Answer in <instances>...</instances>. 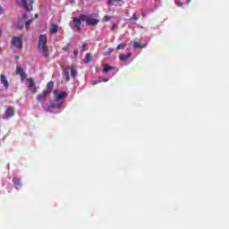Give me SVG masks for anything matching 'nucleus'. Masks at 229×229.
<instances>
[{
    "instance_id": "nucleus-14",
    "label": "nucleus",
    "mask_w": 229,
    "mask_h": 229,
    "mask_svg": "<svg viewBox=\"0 0 229 229\" xmlns=\"http://www.w3.org/2000/svg\"><path fill=\"white\" fill-rule=\"evenodd\" d=\"M55 88V82L53 81H50L47 84V88L46 89L53 92V89Z\"/></svg>"
},
{
    "instance_id": "nucleus-4",
    "label": "nucleus",
    "mask_w": 229,
    "mask_h": 229,
    "mask_svg": "<svg viewBox=\"0 0 229 229\" xmlns=\"http://www.w3.org/2000/svg\"><path fill=\"white\" fill-rule=\"evenodd\" d=\"M11 46H13L16 49H22V37H13Z\"/></svg>"
},
{
    "instance_id": "nucleus-29",
    "label": "nucleus",
    "mask_w": 229,
    "mask_h": 229,
    "mask_svg": "<svg viewBox=\"0 0 229 229\" xmlns=\"http://www.w3.org/2000/svg\"><path fill=\"white\" fill-rule=\"evenodd\" d=\"M92 85H98V83H101V81H92Z\"/></svg>"
},
{
    "instance_id": "nucleus-22",
    "label": "nucleus",
    "mask_w": 229,
    "mask_h": 229,
    "mask_svg": "<svg viewBox=\"0 0 229 229\" xmlns=\"http://www.w3.org/2000/svg\"><path fill=\"white\" fill-rule=\"evenodd\" d=\"M69 49H71V44H67L63 47V51H64L65 53H69Z\"/></svg>"
},
{
    "instance_id": "nucleus-15",
    "label": "nucleus",
    "mask_w": 229,
    "mask_h": 229,
    "mask_svg": "<svg viewBox=\"0 0 229 229\" xmlns=\"http://www.w3.org/2000/svg\"><path fill=\"white\" fill-rule=\"evenodd\" d=\"M65 98H67V93L65 92H61L56 96L55 101H58L59 99H65Z\"/></svg>"
},
{
    "instance_id": "nucleus-34",
    "label": "nucleus",
    "mask_w": 229,
    "mask_h": 229,
    "mask_svg": "<svg viewBox=\"0 0 229 229\" xmlns=\"http://www.w3.org/2000/svg\"><path fill=\"white\" fill-rule=\"evenodd\" d=\"M3 13V7L0 6V15Z\"/></svg>"
},
{
    "instance_id": "nucleus-21",
    "label": "nucleus",
    "mask_w": 229,
    "mask_h": 229,
    "mask_svg": "<svg viewBox=\"0 0 229 229\" xmlns=\"http://www.w3.org/2000/svg\"><path fill=\"white\" fill-rule=\"evenodd\" d=\"M92 61V55L87 54L86 55V64H89Z\"/></svg>"
},
{
    "instance_id": "nucleus-24",
    "label": "nucleus",
    "mask_w": 229,
    "mask_h": 229,
    "mask_svg": "<svg viewBox=\"0 0 229 229\" xmlns=\"http://www.w3.org/2000/svg\"><path fill=\"white\" fill-rule=\"evenodd\" d=\"M131 21H139V17H137V13H134L131 17Z\"/></svg>"
},
{
    "instance_id": "nucleus-28",
    "label": "nucleus",
    "mask_w": 229,
    "mask_h": 229,
    "mask_svg": "<svg viewBox=\"0 0 229 229\" xmlns=\"http://www.w3.org/2000/svg\"><path fill=\"white\" fill-rule=\"evenodd\" d=\"M175 4L177 6H183V3L180 2V0H175Z\"/></svg>"
},
{
    "instance_id": "nucleus-23",
    "label": "nucleus",
    "mask_w": 229,
    "mask_h": 229,
    "mask_svg": "<svg viewBox=\"0 0 229 229\" xmlns=\"http://www.w3.org/2000/svg\"><path fill=\"white\" fill-rule=\"evenodd\" d=\"M114 53V49L108 48L107 51L104 54V56H106L108 55H112Z\"/></svg>"
},
{
    "instance_id": "nucleus-18",
    "label": "nucleus",
    "mask_w": 229,
    "mask_h": 229,
    "mask_svg": "<svg viewBox=\"0 0 229 229\" xmlns=\"http://www.w3.org/2000/svg\"><path fill=\"white\" fill-rule=\"evenodd\" d=\"M70 71H71L72 78H74L78 74V71H76V69H74V66H72L70 68Z\"/></svg>"
},
{
    "instance_id": "nucleus-36",
    "label": "nucleus",
    "mask_w": 229,
    "mask_h": 229,
    "mask_svg": "<svg viewBox=\"0 0 229 229\" xmlns=\"http://www.w3.org/2000/svg\"><path fill=\"white\" fill-rule=\"evenodd\" d=\"M103 81L106 82L108 81V79H104Z\"/></svg>"
},
{
    "instance_id": "nucleus-38",
    "label": "nucleus",
    "mask_w": 229,
    "mask_h": 229,
    "mask_svg": "<svg viewBox=\"0 0 229 229\" xmlns=\"http://www.w3.org/2000/svg\"><path fill=\"white\" fill-rule=\"evenodd\" d=\"M3 52V49H1V47H0V53H2Z\"/></svg>"
},
{
    "instance_id": "nucleus-1",
    "label": "nucleus",
    "mask_w": 229,
    "mask_h": 229,
    "mask_svg": "<svg viewBox=\"0 0 229 229\" xmlns=\"http://www.w3.org/2000/svg\"><path fill=\"white\" fill-rule=\"evenodd\" d=\"M81 21L86 22L87 26H98L99 20L92 17V14H81L73 19V24L79 33H81Z\"/></svg>"
},
{
    "instance_id": "nucleus-37",
    "label": "nucleus",
    "mask_w": 229,
    "mask_h": 229,
    "mask_svg": "<svg viewBox=\"0 0 229 229\" xmlns=\"http://www.w3.org/2000/svg\"><path fill=\"white\" fill-rule=\"evenodd\" d=\"M37 17H38V14L36 13V14H35V19H37Z\"/></svg>"
},
{
    "instance_id": "nucleus-30",
    "label": "nucleus",
    "mask_w": 229,
    "mask_h": 229,
    "mask_svg": "<svg viewBox=\"0 0 229 229\" xmlns=\"http://www.w3.org/2000/svg\"><path fill=\"white\" fill-rule=\"evenodd\" d=\"M73 54L75 56H78V55H80V51H78V49H74Z\"/></svg>"
},
{
    "instance_id": "nucleus-16",
    "label": "nucleus",
    "mask_w": 229,
    "mask_h": 229,
    "mask_svg": "<svg viewBox=\"0 0 229 229\" xmlns=\"http://www.w3.org/2000/svg\"><path fill=\"white\" fill-rule=\"evenodd\" d=\"M110 71H114V66L110 64H104L103 72H110Z\"/></svg>"
},
{
    "instance_id": "nucleus-35",
    "label": "nucleus",
    "mask_w": 229,
    "mask_h": 229,
    "mask_svg": "<svg viewBox=\"0 0 229 229\" xmlns=\"http://www.w3.org/2000/svg\"><path fill=\"white\" fill-rule=\"evenodd\" d=\"M19 58H21L20 55H16V60H19Z\"/></svg>"
},
{
    "instance_id": "nucleus-31",
    "label": "nucleus",
    "mask_w": 229,
    "mask_h": 229,
    "mask_svg": "<svg viewBox=\"0 0 229 229\" xmlns=\"http://www.w3.org/2000/svg\"><path fill=\"white\" fill-rule=\"evenodd\" d=\"M62 106H63L62 103H59V104L54 106V108H62Z\"/></svg>"
},
{
    "instance_id": "nucleus-2",
    "label": "nucleus",
    "mask_w": 229,
    "mask_h": 229,
    "mask_svg": "<svg viewBox=\"0 0 229 229\" xmlns=\"http://www.w3.org/2000/svg\"><path fill=\"white\" fill-rule=\"evenodd\" d=\"M16 74L21 77V81L27 80V82L29 83L28 88L30 89L31 94H37V85L35 84V80L33 78H28V75L24 72V68L17 66Z\"/></svg>"
},
{
    "instance_id": "nucleus-12",
    "label": "nucleus",
    "mask_w": 229,
    "mask_h": 229,
    "mask_svg": "<svg viewBox=\"0 0 229 229\" xmlns=\"http://www.w3.org/2000/svg\"><path fill=\"white\" fill-rule=\"evenodd\" d=\"M130 56H131V53H128L127 55L121 54L120 55V60L122 62H126L127 60H130Z\"/></svg>"
},
{
    "instance_id": "nucleus-10",
    "label": "nucleus",
    "mask_w": 229,
    "mask_h": 229,
    "mask_svg": "<svg viewBox=\"0 0 229 229\" xmlns=\"http://www.w3.org/2000/svg\"><path fill=\"white\" fill-rule=\"evenodd\" d=\"M13 183H14V187L17 191L22 187V181H21V178L14 177L13 179Z\"/></svg>"
},
{
    "instance_id": "nucleus-17",
    "label": "nucleus",
    "mask_w": 229,
    "mask_h": 229,
    "mask_svg": "<svg viewBox=\"0 0 229 229\" xmlns=\"http://www.w3.org/2000/svg\"><path fill=\"white\" fill-rule=\"evenodd\" d=\"M22 26H24V21H22V20H18V22L16 23L17 30H22Z\"/></svg>"
},
{
    "instance_id": "nucleus-7",
    "label": "nucleus",
    "mask_w": 229,
    "mask_h": 229,
    "mask_svg": "<svg viewBox=\"0 0 229 229\" xmlns=\"http://www.w3.org/2000/svg\"><path fill=\"white\" fill-rule=\"evenodd\" d=\"M0 81L4 85L5 90H8V88L10 87V82H8V78L4 74L0 75Z\"/></svg>"
},
{
    "instance_id": "nucleus-27",
    "label": "nucleus",
    "mask_w": 229,
    "mask_h": 229,
    "mask_svg": "<svg viewBox=\"0 0 229 229\" xmlns=\"http://www.w3.org/2000/svg\"><path fill=\"white\" fill-rule=\"evenodd\" d=\"M123 47H125V45L124 44H119V45H117V47H116V49H123Z\"/></svg>"
},
{
    "instance_id": "nucleus-19",
    "label": "nucleus",
    "mask_w": 229,
    "mask_h": 229,
    "mask_svg": "<svg viewBox=\"0 0 229 229\" xmlns=\"http://www.w3.org/2000/svg\"><path fill=\"white\" fill-rule=\"evenodd\" d=\"M112 19H114V16L105 15L102 18V21H105V22H108V21H112Z\"/></svg>"
},
{
    "instance_id": "nucleus-40",
    "label": "nucleus",
    "mask_w": 229,
    "mask_h": 229,
    "mask_svg": "<svg viewBox=\"0 0 229 229\" xmlns=\"http://www.w3.org/2000/svg\"><path fill=\"white\" fill-rule=\"evenodd\" d=\"M187 1H188V3H191V0H187Z\"/></svg>"
},
{
    "instance_id": "nucleus-26",
    "label": "nucleus",
    "mask_w": 229,
    "mask_h": 229,
    "mask_svg": "<svg viewBox=\"0 0 229 229\" xmlns=\"http://www.w3.org/2000/svg\"><path fill=\"white\" fill-rule=\"evenodd\" d=\"M28 19V14L27 13H23L22 15V19H20L21 21H24Z\"/></svg>"
},
{
    "instance_id": "nucleus-11",
    "label": "nucleus",
    "mask_w": 229,
    "mask_h": 229,
    "mask_svg": "<svg viewBox=\"0 0 229 229\" xmlns=\"http://www.w3.org/2000/svg\"><path fill=\"white\" fill-rule=\"evenodd\" d=\"M146 46H148L146 43H144L143 45H140L139 42L135 41L132 45V47L134 49H144Z\"/></svg>"
},
{
    "instance_id": "nucleus-8",
    "label": "nucleus",
    "mask_w": 229,
    "mask_h": 229,
    "mask_svg": "<svg viewBox=\"0 0 229 229\" xmlns=\"http://www.w3.org/2000/svg\"><path fill=\"white\" fill-rule=\"evenodd\" d=\"M49 94H51V91H49L48 89H45L42 95H38L36 97V100L38 102H40V99H46L47 96H49Z\"/></svg>"
},
{
    "instance_id": "nucleus-3",
    "label": "nucleus",
    "mask_w": 229,
    "mask_h": 229,
    "mask_svg": "<svg viewBox=\"0 0 229 229\" xmlns=\"http://www.w3.org/2000/svg\"><path fill=\"white\" fill-rule=\"evenodd\" d=\"M38 48L44 58L49 60V48H47V35H39L38 39Z\"/></svg>"
},
{
    "instance_id": "nucleus-25",
    "label": "nucleus",
    "mask_w": 229,
    "mask_h": 229,
    "mask_svg": "<svg viewBox=\"0 0 229 229\" xmlns=\"http://www.w3.org/2000/svg\"><path fill=\"white\" fill-rule=\"evenodd\" d=\"M121 1H123V0H109L108 4H109L110 6H112V5H114V3L121 2Z\"/></svg>"
},
{
    "instance_id": "nucleus-9",
    "label": "nucleus",
    "mask_w": 229,
    "mask_h": 229,
    "mask_svg": "<svg viewBox=\"0 0 229 229\" xmlns=\"http://www.w3.org/2000/svg\"><path fill=\"white\" fill-rule=\"evenodd\" d=\"M64 74L66 76V81H71V75L69 71H71V66H62Z\"/></svg>"
},
{
    "instance_id": "nucleus-32",
    "label": "nucleus",
    "mask_w": 229,
    "mask_h": 229,
    "mask_svg": "<svg viewBox=\"0 0 229 229\" xmlns=\"http://www.w3.org/2000/svg\"><path fill=\"white\" fill-rule=\"evenodd\" d=\"M81 48H82V49H85V50L87 51V49H88V48H87V44H82V45H81Z\"/></svg>"
},
{
    "instance_id": "nucleus-33",
    "label": "nucleus",
    "mask_w": 229,
    "mask_h": 229,
    "mask_svg": "<svg viewBox=\"0 0 229 229\" xmlns=\"http://www.w3.org/2000/svg\"><path fill=\"white\" fill-rule=\"evenodd\" d=\"M116 26H117V25L114 24V25L111 27L112 31H114V30H115Z\"/></svg>"
},
{
    "instance_id": "nucleus-39",
    "label": "nucleus",
    "mask_w": 229,
    "mask_h": 229,
    "mask_svg": "<svg viewBox=\"0 0 229 229\" xmlns=\"http://www.w3.org/2000/svg\"><path fill=\"white\" fill-rule=\"evenodd\" d=\"M1 33H2V30H1V29H0V37H1Z\"/></svg>"
},
{
    "instance_id": "nucleus-6",
    "label": "nucleus",
    "mask_w": 229,
    "mask_h": 229,
    "mask_svg": "<svg viewBox=\"0 0 229 229\" xmlns=\"http://www.w3.org/2000/svg\"><path fill=\"white\" fill-rule=\"evenodd\" d=\"M15 115V109L12 106H7L5 110V117L6 119H12Z\"/></svg>"
},
{
    "instance_id": "nucleus-5",
    "label": "nucleus",
    "mask_w": 229,
    "mask_h": 229,
    "mask_svg": "<svg viewBox=\"0 0 229 229\" xmlns=\"http://www.w3.org/2000/svg\"><path fill=\"white\" fill-rule=\"evenodd\" d=\"M30 0H20L19 4H21L22 8L27 12H33V5L30 6Z\"/></svg>"
},
{
    "instance_id": "nucleus-20",
    "label": "nucleus",
    "mask_w": 229,
    "mask_h": 229,
    "mask_svg": "<svg viewBox=\"0 0 229 229\" xmlns=\"http://www.w3.org/2000/svg\"><path fill=\"white\" fill-rule=\"evenodd\" d=\"M31 22H33V18L30 19V20H28L26 22H25V28L28 31V30H30V25L31 24Z\"/></svg>"
},
{
    "instance_id": "nucleus-13",
    "label": "nucleus",
    "mask_w": 229,
    "mask_h": 229,
    "mask_svg": "<svg viewBox=\"0 0 229 229\" xmlns=\"http://www.w3.org/2000/svg\"><path fill=\"white\" fill-rule=\"evenodd\" d=\"M50 33L52 35H56V33H58V25L56 24H52L51 28H50Z\"/></svg>"
}]
</instances>
